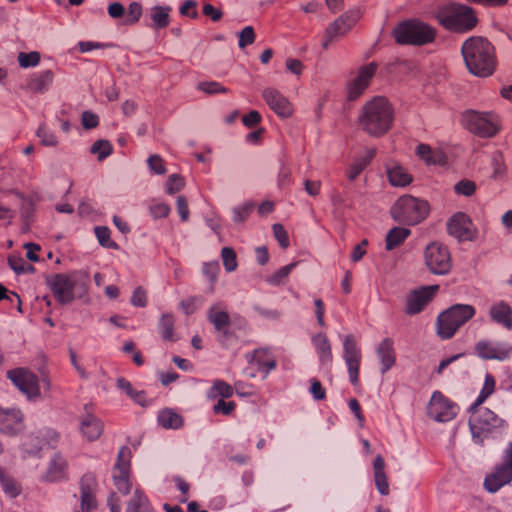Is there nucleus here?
Wrapping results in <instances>:
<instances>
[{
    "instance_id": "obj_1",
    "label": "nucleus",
    "mask_w": 512,
    "mask_h": 512,
    "mask_svg": "<svg viewBox=\"0 0 512 512\" xmlns=\"http://www.w3.org/2000/svg\"><path fill=\"white\" fill-rule=\"evenodd\" d=\"M468 71L477 77L492 75L497 66L495 48L491 42L481 36L466 39L461 47Z\"/></svg>"
},
{
    "instance_id": "obj_2",
    "label": "nucleus",
    "mask_w": 512,
    "mask_h": 512,
    "mask_svg": "<svg viewBox=\"0 0 512 512\" xmlns=\"http://www.w3.org/2000/svg\"><path fill=\"white\" fill-rule=\"evenodd\" d=\"M394 120V110L389 101L376 96L368 101L362 108L359 117L364 131L372 136H382L389 131Z\"/></svg>"
},
{
    "instance_id": "obj_3",
    "label": "nucleus",
    "mask_w": 512,
    "mask_h": 512,
    "mask_svg": "<svg viewBox=\"0 0 512 512\" xmlns=\"http://www.w3.org/2000/svg\"><path fill=\"white\" fill-rule=\"evenodd\" d=\"M469 429L474 443L483 446L486 439L502 433L507 427V422L500 418L492 410L478 406L469 407Z\"/></svg>"
},
{
    "instance_id": "obj_4",
    "label": "nucleus",
    "mask_w": 512,
    "mask_h": 512,
    "mask_svg": "<svg viewBox=\"0 0 512 512\" xmlns=\"http://www.w3.org/2000/svg\"><path fill=\"white\" fill-rule=\"evenodd\" d=\"M435 17L443 28L457 33L468 32L477 24L474 11L468 6L456 3L440 6Z\"/></svg>"
},
{
    "instance_id": "obj_5",
    "label": "nucleus",
    "mask_w": 512,
    "mask_h": 512,
    "mask_svg": "<svg viewBox=\"0 0 512 512\" xmlns=\"http://www.w3.org/2000/svg\"><path fill=\"white\" fill-rule=\"evenodd\" d=\"M393 36L399 44L421 46L434 41L436 30L425 22L409 19L394 28Z\"/></svg>"
},
{
    "instance_id": "obj_6",
    "label": "nucleus",
    "mask_w": 512,
    "mask_h": 512,
    "mask_svg": "<svg viewBox=\"0 0 512 512\" xmlns=\"http://www.w3.org/2000/svg\"><path fill=\"white\" fill-rule=\"evenodd\" d=\"M461 123L469 132L481 138H491L501 129L499 116L492 111L467 110L461 116Z\"/></svg>"
},
{
    "instance_id": "obj_7",
    "label": "nucleus",
    "mask_w": 512,
    "mask_h": 512,
    "mask_svg": "<svg viewBox=\"0 0 512 512\" xmlns=\"http://www.w3.org/2000/svg\"><path fill=\"white\" fill-rule=\"evenodd\" d=\"M428 213V202L411 195L399 197L391 207L392 218L406 225L420 223L427 217Z\"/></svg>"
},
{
    "instance_id": "obj_8",
    "label": "nucleus",
    "mask_w": 512,
    "mask_h": 512,
    "mask_svg": "<svg viewBox=\"0 0 512 512\" xmlns=\"http://www.w3.org/2000/svg\"><path fill=\"white\" fill-rule=\"evenodd\" d=\"M475 308L469 304H455L437 318V333L442 339H450L456 331L475 315Z\"/></svg>"
},
{
    "instance_id": "obj_9",
    "label": "nucleus",
    "mask_w": 512,
    "mask_h": 512,
    "mask_svg": "<svg viewBox=\"0 0 512 512\" xmlns=\"http://www.w3.org/2000/svg\"><path fill=\"white\" fill-rule=\"evenodd\" d=\"M512 481V441L502 452L501 462L486 475L483 486L489 493H496Z\"/></svg>"
},
{
    "instance_id": "obj_10",
    "label": "nucleus",
    "mask_w": 512,
    "mask_h": 512,
    "mask_svg": "<svg viewBox=\"0 0 512 512\" xmlns=\"http://www.w3.org/2000/svg\"><path fill=\"white\" fill-rule=\"evenodd\" d=\"M132 452L128 446L120 448L112 470V478L119 492L128 494L132 488L130 481Z\"/></svg>"
},
{
    "instance_id": "obj_11",
    "label": "nucleus",
    "mask_w": 512,
    "mask_h": 512,
    "mask_svg": "<svg viewBox=\"0 0 512 512\" xmlns=\"http://www.w3.org/2000/svg\"><path fill=\"white\" fill-rule=\"evenodd\" d=\"M425 263L433 274L445 275L452 266L451 255L448 248L441 243L429 244L424 253Z\"/></svg>"
},
{
    "instance_id": "obj_12",
    "label": "nucleus",
    "mask_w": 512,
    "mask_h": 512,
    "mask_svg": "<svg viewBox=\"0 0 512 512\" xmlns=\"http://www.w3.org/2000/svg\"><path fill=\"white\" fill-rule=\"evenodd\" d=\"M360 10H350L333 21L326 29L322 39L323 48L327 49L330 44L346 35L356 22L360 19Z\"/></svg>"
},
{
    "instance_id": "obj_13",
    "label": "nucleus",
    "mask_w": 512,
    "mask_h": 512,
    "mask_svg": "<svg viewBox=\"0 0 512 512\" xmlns=\"http://www.w3.org/2000/svg\"><path fill=\"white\" fill-rule=\"evenodd\" d=\"M7 377L29 400L40 397L38 377L30 370L15 368L7 372Z\"/></svg>"
},
{
    "instance_id": "obj_14",
    "label": "nucleus",
    "mask_w": 512,
    "mask_h": 512,
    "mask_svg": "<svg viewBox=\"0 0 512 512\" xmlns=\"http://www.w3.org/2000/svg\"><path fill=\"white\" fill-rule=\"evenodd\" d=\"M77 273L55 274L48 280V285L57 301L68 304L74 300V289L77 285Z\"/></svg>"
},
{
    "instance_id": "obj_15",
    "label": "nucleus",
    "mask_w": 512,
    "mask_h": 512,
    "mask_svg": "<svg viewBox=\"0 0 512 512\" xmlns=\"http://www.w3.org/2000/svg\"><path fill=\"white\" fill-rule=\"evenodd\" d=\"M342 357L347 366L350 382L353 385H357L359 382V368L362 354L356 338L351 334L343 337Z\"/></svg>"
},
{
    "instance_id": "obj_16",
    "label": "nucleus",
    "mask_w": 512,
    "mask_h": 512,
    "mask_svg": "<svg viewBox=\"0 0 512 512\" xmlns=\"http://www.w3.org/2000/svg\"><path fill=\"white\" fill-rule=\"evenodd\" d=\"M475 353L484 360L506 361L512 355V345L507 341L480 340L475 345Z\"/></svg>"
},
{
    "instance_id": "obj_17",
    "label": "nucleus",
    "mask_w": 512,
    "mask_h": 512,
    "mask_svg": "<svg viewBox=\"0 0 512 512\" xmlns=\"http://www.w3.org/2000/svg\"><path fill=\"white\" fill-rule=\"evenodd\" d=\"M457 406L440 391H434L430 399L427 413L438 422H448L457 415Z\"/></svg>"
},
{
    "instance_id": "obj_18",
    "label": "nucleus",
    "mask_w": 512,
    "mask_h": 512,
    "mask_svg": "<svg viewBox=\"0 0 512 512\" xmlns=\"http://www.w3.org/2000/svg\"><path fill=\"white\" fill-rule=\"evenodd\" d=\"M438 285L422 286L410 291L406 295L405 312L408 315L420 313L425 306L433 299L438 291Z\"/></svg>"
},
{
    "instance_id": "obj_19",
    "label": "nucleus",
    "mask_w": 512,
    "mask_h": 512,
    "mask_svg": "<svg viewBox=\"0 0 512 512\" xmlns=\"http://www.w3.org/2000/svg\"><path fill=\"white\" fill-rule=\"evenodd\" d=\"M376 70L377 65L374 62L369 63L362 66L357 74L348 81L346 91L349 100H355L363 94Z\"/></svg>"
},
{
    "instance_id": "obj_20",
    "label": "nucleus",
    "mask_w": 512,
    "mask_h": 512,
    "mask_svg": "<svg viewBox=\"0 0 512 512\" xmlns=\"http://www.w3.org/2000/svg\"><path fill=\"white\" fill-rule=\"evenodd\" d=\"M262 97L268 107L279 117L289 118L293 114V105L289 99L275 88L267 87L262 91Z\"/></svg>"
},
{
    "instance_id": "obj_21",
    "label": "nucleus",
    "mask_w": 512,
    "mask_h": 512,
    "mask_svg": "<svg viewBox=\"0 0 512 512\" xmlns=\"http://www.w3.org/2000/svg\"><path fill=\"white\" fill-rule=\"evenodd\" d=\"M24 430V417L17 408L0 406V432L9 436L17 435Z\"/></svg>"
},
{
    "instance_id": "obj_22",
    "label": "nucleus",
    "mask_w": 512,
    "mask_h": 512,
    "mask_svg": "<svg viewBox=\"0 0 512 512\" xmlns=\"http://www.w3.org/2000/svg\"><path fill=\"white\" fill-rule=\"evenodd\" d=\"M68 462L60 453H54L48 462L46 471L41 480L48 483H57L68 479Z\"/></svg>"
},
{
    "instance_id": "obj_23",
    "label": "nucleus",
    "mask_w": 512,
    "mask_h": 512,
    "mask_svg": "<svg viewBox=\"0 0 512 512\" xmlns=\"http://www.w3.org/2000/svg\"><path fill=\"white\" fill-rule=\"evenodd\" d=\"M97 487L96 479L93 475L87 474L81 478V511L91 512L97 506L95 491Z\"/></svg>"
},
{
    "instance_id": "obj_24",
    "label": "nucleus",
    "mask_w": 512,
    "mask_h": 512,
    "mask_svg": "<svg viewBox=\"0 0 512 512\" xmlns=\"http://www.w3.org/2000/svg\"><path fill=\"white\" fill-rule=\"evenodd\" d=\"M489 317L493 323L508 331L512 330V307L506 301L493 302L489 308Z\"/></svg>"
},
{
    "instance_id": "obj_25",
    "label": "nucleus",
    "mask_w": 512,
    "mask_h": 512,
    "mask_svg": "<svg viewBox=\"0 0 512 512\" xmlns=\"http://www.w3.org/2000/svg\"><path fill=\"white\" fill-rule=\"evenodd\" d=\"M472 223L464 213H457L448 222V232L459 240H471L473 236Z\"/></svg>"
},
{
    "instance_id": "obj_26",
    "label": "nucleus",
    "mask_w": 512,
    "mask_h": 512,
    "mask_svg": "<svg viewBox=\"0 0 512 512\" xmlns=\"http://www.w3.org/2000/svg\"><path fill=\"white\" fill-rule=\"evenodd\" d=\"M312 345L317 354L321 367H330L333 360L332 347L324 333H317L311 338Z\"/></svg>"
},
{
    "instance_id": "obj_27",
    "label": "nucleus",
    "mask_w": 512,
    "mask_h": 512,
    "mask_svg": "<svg viewBox=\"0 0 512 512\" xmlns=\"http://www.w3.org/2000/svg\"><path fill=\"white\" fill-rule=\"evenodd\" d=\"M386 173L389 183L394 187H406L413 181V176L397 162H389L386 165Z\"/></svg>"
},
{
    "instance_id": "obj_28",
    "label": "nucleus",
    "mask_w": 512,
    "mask_h": 512,
    "mask_svg": "<svg viewBox=\"0 0 512 512\" xmlns=\"http://www.w3.org/2000/svg\"><path fill=\"white\" fill-rule=\"evenodd\" d=\"M207 318L218 332L226 334V330L230 324V317L223 303L213 304L207 313Z\"/></svg>"
},
{
    "instance_id": "obj_29",
    "label": "nucleus",
    "mask_w": 512,
    "mask_h": 512,
    "mask_svg": "<svg viewBox=\"0 0 512 512\" xmlns=\"http://www.w3.org/2000/svg\"><path fill=\"white\" fill-rule=\"evenodd\" d=\"M376 353L381 363V373L385 374L394 366L396 361L393 340L390 338L383 339L378 345Z\"/></svg>"
},
{
    "instance_id": "obj_30",
    "label": "nucleus",
    "mask_w": 512,
    "mask_h": 512,
    "mask_svg": "<svg viewBox=\"0 0 512 512\" xmlns=\"http://www.w3.org/2000/svg\"><path fill=\"white\" fill-rule=\"evenodd\" d=\"M80 431L88 441H94L101 436L103 424L96 416L87 414L80 420Z\"/></svg>"
},
{
    "instance_id": "obj_31",
    "label": "nucleus",
    "mask_w": 512,
    "mask_h": 512,
    "mask_svg": "<svg viewBox=\"0 0 512 512\" xmlns=\"http://www.w3.org/2000/svg\"><path fill=\"white\" fill-rule=\"evenodd\" d=\"M419 159L424 161L427 165H444L446 157L444 153L437 149H432L427 144H419L415 151Z\"/></svg>"
},
{
    "instance_id": "obj_32",
    "label": "nucleus",
    "mask_w": 512,
    "mask_h": 512,
    "mask_svg": "<svg viewBox=\"0 0 512 512\" xmlns=\"http://www.w3.org/2000/svg\"><path fill=\"white\" fill-rule=\"evenodd\" d=\"M374 481L377 490L381 495L389 494V483L385 473V461L382 456L378 455L373 462Z\"/></svg>"
},
{
    "instance_id": "obj_33",
    "label": "nucleus",
    "mask_w": 512,
    "mask_h": 512,
    "mask_svg": "<svg viewBox=\"0 0 512 512\" xmlns=\"http://www.w3.org/2000/svg\"><path fill=\"white\" fill-rule=\"evenodd\" d=\"M170 6L156 5L150 9V18L152 23L149 25L155 30L164 29L170 24Z\"/></svg>"
},
{
    "instance_id": "obj_34",
    "label": "nucleus",
    "mask_w": 512,
    "mask_h": 512,
    "mask_svg": "<svg viewBox=\"0 0 512 512\" xmlns=\"http://www.w3.org/2000/svg\"><path fill=\"white\" fill-rule=\"evenodd\" d=\"M255 361L260 371L264 372V377L277 366L276 357L270 349L263 348L255 351Z\"/></svg>"
},
{
    "instance_id": "obj_35",
    "label": "nucleus",
    "mask_w": 512,
    "mask_h": 512,
    "mask_svg": "<svg viewBox=\"0 0 512 512\" xmlns=\"http://www.w3.org/2000/svg\"><path fill=\"white\" fill-rule=\"evenodd\" d=\"M52 82V71L45 70L38 73H34L28 81V87L33 92L42 93L48 90Z\"/></svg>"
},
{
    "instance_id": "obj_36",
    "label": "nucleus",
    "mask_w": 512,
    "mask_h": 512,
    "mask_svg": "<svg viewBox=\"0 0 512 512\" xmlns=\"http://www.w3.org/2000/svg\"><path fill=\"white\" fill-rule=\"evenodd\" d=\"M126 512H154L148 497L140 489H135L128 502Z\"/></svg>"
},
{
    "instance_id": "obj_37",
    "label": "nucleus",
    "mask_w": 512,
    "mask_h": 512,
    "mask_svg": "<svg viewBox=\"0 0 512 512\" xmlns=\"http://www.w3.org/2000/svg\"><path fill=\"white\" fill-rule=\"evenodd\" d=\"M0 486L3 493L9 498H16L22 493V487L10 474L0 467Z\"/></svg>"
},
{
    "instance_id": "obj_38",
    "label": "nucleus",
    "mask_w": 512,
    "mask_h": 512,
    "mask_svg": "<svg viewBox=\"0 0 512 512\" xmlns=\"http://www.w3.org/2000/svg\"><path fill=\"white\" fill-rule=\"evenodd\" d=\"M410 230L404 227H394L386 235L385 248L391 251L400 246L410 235Z\"/></svg>"
},
{
    "instance_id": "obj_39",
    "label": "nucleus",
    "mask_w": 512,
    "mask_h": 512,
    "mask_svg": "<svg viewBox=\"0 0 512 512\" xmlns=\"http://www.w3.org/2000/svg\"><path fill=\"white\" fill-rule=\"evenodd\" d=\"M116 386L119 390L125 393L130 399H132L135 403L145 406L146 405V396L144 391L135 390L132 384L126 380L125 378H118L116 382Z\"/></svg>"
},
{
    "instance_id": "obj_40",
    "label": "nucleus",
    "mask_w": 512,
    "mask_h": 512,
    "mask_svg": "<svg viewBox=\"0 0 512 512\" xmlns=\"http://www.w3.org/2000/svg\"><path fill=\"white\" fill-rule=\"evenodd\" d=\"M495 388L496 380L494 376L490 373H486L483 386L477 398L470 406H474V408L481 406L495 392Z\"/></svg>"
},
{
    "instance_id": "obj_41",
    "label": "nucleus",
    "mask_w": 512,
    "mask_h": 512,
    "mask_svg": "<svg viewBox=\"0 0 512 512\" xmlns=\"http://www.w3.org/2000/svg\"><path fill=\"white\" fill-rule=\"evenodd\" d=\"M372 157L373 152H369L365 156L357 157L356 159H354L347 169V178L350 181H354L368 166Z\"/></svg>"
},
{
    "instance_id": "obj_42",
    "label": "nucleus",
    "mask_w": 512,
    "mask_h": 512,
    "mask_svg": "<svg viewBox=\"0 0 512 512\" xmlns=\"http://www.w3.org/2000/svg\"><path fill=\"white\" fill-rule=\"evenodd\" d=\"M8 265L17 275L33 274L35 272L33 265L29 264L20 255H10L8 257Z\"/></svg>"
},
{
    "instance_id": "obj_43",
    "label": "nucleus",
    "mask_w": 512,
    "mask_h": 512,
    "mask_svg": "<svg viewBox=\"0 0 512 512\" xmlns=\"http://www.w3.org/2000/svg\"><path fill=\"white\" fill-rule=\"evenodd\" d=\"M174 323L175 319L171 313H165L159 320V333L163 340L174 341Z\"/></svg>"
},
{
    "instance_id": "obj_44",
    "label": "nucleus",
    "mask_w": 512,
    "mask_h": 512,
    "mask_svg": "<svg viewBox=\"0 0 512 512\" xmlns=\"http://www.w3.org/2000/svg\"><path fill=\"white\" fill-rule=\"evenodd\" d=\"M233 388L227 382L217 379L213 381L212 387L207 391V397L215 399L217 397L229 398L233 395Z\"/></svg>"
},
{
    "instance_id": "obj_45",
    "label": "nucleus",
    "mask_w": 512,
    "mask_h": 512,
    "mask_svg": "<svg viewBox=\"0 0 512 512\" xmlns=\"http://www.w3.org/2000/svg\"><path fill=\"white\" fill-rule=\"evenodd\" d=\"M44 448H46V446L42 443L40 437L35 434H30L22 444L23 457L37 455Z\"/></svg>"
},
{
    "instance_id": "obj_46",
    "label": "nucleus",
    "mask_w": 512,
    "mask_h": 512,
    "mask_svg": "<svg viewBox=\"0 0 512 512\" xmlns=\"http://www.w3.org/2000/svg\"><path fill=\"white\" fill-rule=\"evenodd\" d=\"M158 423L166 429H177L182 425V418L172 410L166 409L159 413Z\"/></svg>"
},
{
    "instance_id": "obj_47",
    "label": "nucleus",
    "mask_w": 512,
    "mask_h": 512,
    "mask_svg": "<svg viewBox=\"0 0 512 512\" xmlns=\"http://www.w3.org/2000/svg\"><path fill=\"white\" fill-rule=\"evenodd\" d=\"M37 137L40 139V142L43 146L47 147H55L58 145V139L55 133L47 127L45 124H41L37 131Z\"/></svg>"
},
{
    "instance_id": "obj_48",
    "label": "nucleus",
    "mask_w": 512,
    "mask_h": 512,
    "mask_svg": "<svg viewBox=\"0 0 512 512\" xmlns=\"http://www.w3.org/2000/svg\"><path fill=\"white\" fill-rule=\"evenodd\" d=\"M297 266V262L290 263L286 266L279 268L272 275H270L266 281L270 285L278 286L280 285L285 278L292 272V270Z\"/></svg>"
},
{
    "instance_id": "obj_49",
    "label": "nucleus",
    "mask_w": 512,
    "mask_h": 512,
    "mask_svg": "<svg viewBox=\"0 0 512 512\" xmlns=\"http://www.w3.org/2000/svg\"><path fill=\"white\" fill-rule=\"evenodd\" d=\"M113 151L112 145L107 140H98L93 143L90 148V152L94 155H97L99 161H103L107 158Z\"/></svg>"
},
{
    "instance_id": "obj_50",
    "label": "nucleus",
    "mask_w": 512,
    "mask_h": 512,
    "mask_svg": "<svg viewBox=\"0 0 512 512\" xmlns=\"http://www.w3.org/2000/svg\"><path fill=\"white\" fill-rule=\"evenodd\" d=\"M254 209V203L251 201H246L236 207L233 208V221L236 223L244 222Z\"/></svg>"
},
{
    "instance_id": "obj_51",
    "label": "nucleus",
    "mask_w": 512,
    "mask_h": 512,
    "mask_svg": "<svg viewBox=\"0 0 512 512\" xmlns=\"http://www.w3.org/2000/svg\"><path fill=\"white\" fill-rule=\"evenodd\" d=\"M185 186V180L179 174H171L165 183V192L174 195L180 192Z\"/></svg>"
},
{
    "instance_id": "obj_52",
    "label": "nucleus",
    "mask_w": 512,
    "mask_h": 512,
    "mask_svg": "<svg viewBox=\"0 0 512 512\" xmlns=\"http://www.w3.org/2000/svg\"><path fill=\"white\" fill-rule=\"evenodd\" d=\"M17 59L21 68H30L36 67L39 64L41 56L37 51H32L30 53L20 52Z\"/></svg>"
},
{
    "instance_id": "obj_53",
    "label": "nucleus",
    "mask_w": 512,
    "mask_h": 512,
    "mask_svg": "<svg viewBox=\"0 0 512 512\" xmlns=\"http://www.w3.org/2000/svg\"><path fill=\"white\" fill-rule=\"evenodd\" d=\"M149 213L154 219L166 218L170 213V207L164 202L152 200L149 204Z\"/></svg>"
},
{
    "instance_id": "obj_54",
    "label": "nucleus",
    "mask_w": 512,
    "mask_h": 512,
    "mask_svg": "<svg viewBox=\"0 0 512 512\" xmlns=\"http://www.w3.org/2000/svg\"><path fill=\"white\" fill-rule=\"evenodd\" d=\"M221 257L223 260L224 268L227 272L236 270L238 263L235 251L230 247H224L221 250Z\"/></svg>"
},
{
    "instance_id": "obj_55",
    "label": "nucleus",
    "mask_w": 512,
    "mask_h": 512,
    "mask_svg": "<svg viewBox=\"0 0 512 512\" xmlns=\"http://www.w3.org/2000/svg\"><path fill=\"white\" fill-rule=\"evenodd\" d=\"M95 235L101 246L106 248H115L117 244L111 240V232L105 226H98L94 229Z\"/></svg>"
},
{
    "instance_id": "obj_56",
    "label": "nucleus",
    "mask_w": 512,
    "mask_h": 512,
    "mask_svg": "<svg viewBox=\"0 0 512 512\" xmlns=\"http://www.w3.org/2000/svg\"><path fill=\"white\" fill-rule=\"evenodd\" d=\"M454 191L457 195L470 197L476 191V184L472 180L462 179L454 185Z\"/></svg>"
},
{
    "instance_id": "obj_57",
    "label": "nucleus",
    "mask_w": 512,
    "mask_h": 512,
    "mask_svg": "<svg viewBox=\"0 0 512 512\" xmlns=\"http://www.w3.org/2000/svg\"><path fill=\"white\" fill-rule=\"evenodd\" d=\"M142 11H143L142 5L139 2L130 3L128 6L127 13H126V19L124 21L125 24H127V25L136 24L141 18Z\"/></svg>"
},
{
    "instance_id": "obj_58",
    "label": "nucleus",
    "mask_w": 512,
    "mask_h": 512,
    "mask_svg": "<svg viewBox=\"0 0 512 512\" xmlns=\"http://www.w3.org/2000/svg\"><path fill=\"white\" fill-rule=\"evenodd\" d=\"M197 89L207 94L227 93V89L216 81H203L198 83Z\"/></svg>"
},
{
    "instance_id": "obj_59",
    "label": "nucleus",
    "mask_w": 512,
    "mask_h": 512,
    "mask_svg": "<svg viewBox=\"0 0 512 512\" xmlns=\"http://www.w3.org/2000/svg\"><path fill=\"white\" fill-rule=\"evenodd\" d=\"M238 37V46L243 49L254 43L256 35L252 26H246L240 31Z\"/></svg>"
},
{
    "instance_id": "obj_60",
    "label": "nucleus",
    "mask_w": 512,
    "mask_h": 512,
    "mask_svg": "<svg viewBox=\"0 0 512 512\" xmlns=\"http://www.w3.org/2000/svg\"><path fill=\"white\" fill-rule=\"evenodd\" d=\"M220 271L218 261L205 262L202 266V272L205 277L211 282L215 283Z\"/></svg>"
},
{
    "instance_id": "obj_61",
    "label": "nucleus",
    "mask_w": 512,
    "mask_h": 512,
    "mask_svg": "<svg viewBox=\"0 0 512 512\" xmlns=\"http://www.w3.org/2000/svg\"><path fill=\"white\" fill-rule=\"evenodd\" d=\"M492 167H493V178L500 179L504 176L506 167L504 164L503 157L500 153H495L492 157Z\"/></svg>"
},
{
    "instance_id": "obj_62",
    "label": "nucleus",
    "mask_w": 512,
    "mask_h": 512,
    "mask_svg": "<svg viewBox=\"0 0 512 512\" xmlns=\"http://www.w3.org/2000/svg\"><path fill=\"white\" fill-rule=\"evenodd\" d=\"M41 441L45 444L46 447H55L59 442L60 435L51 428H46L41 431Z\"/></svg>"
},
{
    "instance_id": "obj_63",
    "label": "nucleus",
    "mask_w": 512,
    "mask_h": 512,
    "mask_svg": "<svg viewBox=\"0 0 512 512\" xmlns=\"http://www.w3.org/2000/svg\"><path fill=\"white\" fill-rule=\"evenodd\" d=\"M130 302L135 307H145L147 305L146 290L141 286L136 287L132 293Z\"/></svg>"
},
{
    "instance_id": "obj_64",
    "label": "nucleus",
    "mask_w": 512,
    "mask_h": 512,
    "mask_svg": "<svg viewBox=\"0 0 512 512\" xmlns=\"http://www.w3.org/2000/svg\"><path fill=\"white\" fill-rule=\"evenodd\" d=\"M147 164L150 171L157 175H162L166 172L163 159L158 155H151L147 160Z\"/></svg>"
}]
</instances>
